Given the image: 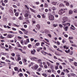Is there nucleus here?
<instances>
[{
    "label": "nucleus",
    "mask_w": 77,
    "mask_h": 77,
    "mask_svg": "<svg viewBox=\"0 0 77 77\" xmlns=\"http://www.w3.org/2000/svg\"><path fill=\"white\" fill-rule=\"evenodd\" d=\"M21 30H22L23 31H24H24H25V30H26L25 29H24L23 28H22L21 29Z\"/></svg>",
    "instance_id": "nucleus-37"
},
{
    "label": "nucleus",
    "mask_w": 77,
    "mask_h": 77,
    "mask_svg": "<svg viewBox=\"0 0 77 77\" xmlns=\"http://www.w3.org/2000/svg\"><path fill=\"white\" fill-rule=\"evenodd\" d=\"M74 64L75 65V66H77V63H76V62H74Z\"/></svg>",
    "instance_id": "nucleus-43"
},
{
    "label": "nucleus",
    "mask_w": 77,
    "mask_h": 77,
    "mask_svg": "<svg viewBox=\"0 0 77 77\" xmlns=\"http://www.w3.org/2000/svg\"><path fill=\"white\" fill-rule=\"evenodd\" d=\"M4 21H7V18H4Z\"/></svg>",
    "instance_id": "nucleus-28"
},
{
    "label": "nucleus",
    "mask_w": 77,
    "mask_h": 77,
    "mask_svg": "<svg viewBox=\"0 0 77 77\" xmlns=\"http://www.w3.org/2000/svg\"><path fill=\"white\" fill-rule=\"evenodd\" d=\"M64 36L65 37H66V38H67L68 37V35H67L66 34H65Z\"/></svg>",
    "instance_id": "nucleus-59"
},
{
    "label": "nucleus",
    "mask_w": 77,
    "mask_h": 77,
    "mask_svg": "<svg viewBox=\"0 0 77 77\" xmlns=\"http://www.w3.org/2000/svg\"><path fill=\"white\" fill-rule=\"evenodd\" d=\"M60 7H62V6H64V5L62 4H60L59 5Z\"/></svg>",
    "instance_id": "nucleus-22"
},
{
    "label": "nucleus",
    "mask_w": 77,
    "mask_h": 77,
    "mask_svg": "<svg viewBox=\"0 0 77 77\" xmlns=\"http://www.w3.org/2000/svg\"><path fill=\"white\" fill-rule=\"evenodd\" d=\"M42 75H43V76H44L45 77H47V75L45 73H43Z\"/></svg>",
    "instance_id": "nucleus-20"
},
{
    "label": "nucleus",
    "mask_w": 77,
    "mask_h": 77,
    "mask_svg": "<svg viewBox=\"0 0 77 77\" xmlns=\"http://www.w3.org/2000/svg\"><path fill=\"white\" fill-rule=\"evenodd\" d=\"M0 38L1 39H4V37H3L2 35L1 36Z\"/></svg>",
    "instance_id": "nucleus-60"
},
{
    "label": "nucleus",
    "mask_w": 77,
    "mask_h": 77,
    "mask_svg": "<svg viewBox=\"0 0 77 77\" xmlns=\"http://www.w3.org/2000/svg\"><path fill=\"white\" fill-rule=\"evenodd\" d=\"M12 29L13 30H15V31L17 30V29H16L14 28H12Z\"/></svg>",
    "instance_id": "nucleus-52"
},
{
    "label": "nucleus",
    "mask_w": 77,
    "mask_h": 77,
    "mask_svg": "<svg viewBox=\"0 0 77 77\" xmlns=\"http://www.w3.org/2000/svg\"><path fill=\"white\" fill-rule=\"evenodd\" d=\"M14 36V35H7V38H13Z\"/></svg>",
    "instance_id": "nucleus-4"
},
{
    "label": "nucleus",
    "mask_w": 77,
    "mask_h": 77,
    "mask_svg": "<svg viewBox=\"0 0 77 77\" xmlns=\"http://www.w3.org/2000/svg\"><path fill=\"white\" fill-rule=\"evenodd\" d=\"M15 15L16 17H18V13H16L15 14Z\"/></svg>",
    "instance_id": "nucleus-29"
},
{
    "label": "nucleus",
    "mask_w": 77,
    "mask_h": 77,
    "mask_svg": "<svg viewBox=\"0 0 77 77\" xmlns=\"http://www.w3.org/2000/svg\"><path fill=\"white\" fill-rule=\"evenodd\" d=\"M72 54H73V51H72L70 52V55H72Z\"/></svg>",
    "instance_id": "nucleus-31"
},
{
    "label": "nucleus",
    "mask_w": 77,
    "mask_h": 77,
    "mask_svg": "<svg viewBox=\"0 0 77 77\" xmlns=\"http://www.w3.org/2000/svg\"><path fill=\"white\" fill-rule=\"evenodd\" d=\"M58 60H59L60 62H63V60L61 59H60L59 58H58Z\"/></svg>",
    "instance_id": "nucleus-51"
},
{
    "label": "nucleus",
    "mask_w": 77,
    "mask_h": 77,
    "mask_svg": "<svg viewBox=\"0 0 77 77\" xmlns=\"http://www.w3.org/2000/svg\"><path fill=\"white\" fill-rule=\"evenodd\" d=\"M38 58L35 57H33L32 58H31L30 59L32 60H35V59H37Z\"/></svg>",
    "instance_id": "nucleus-6"
},
{
    "label": "nucleus",
    "mask_w": 77,
    "mask_h": 77,
    "mask_svg": "<svg viewBox=\"0 0 77 77\" xmlns=\"http://www.w3.org/2000/svg\"><path fill=\"white\" fill-rule=\"evenodd\" d=\"M52 3L54 5H56V3L55 2H52Z\"/></svg>",
    "instance_id": "nucleus-25"
},
{
    "label": "nucleus",
    "mask_w": 77,
    "mask_h": 77,
    "mask_svg": "<svg viewBox=\"0 0 77 77\" xmlns=\"http://www.w3.org/2000/svg\"><path fill=\"white\" fill-rule=\"evenodd\" d=\"M15 54L14 53H13V54H11V55L12 56H15Z\"/></svg>",
    "instance_id": "nucleus-44"
},
{
    "label": "nucleus",
    "mask_w": 77,
    "mask_h": 77,
    "mask_svg": "<svg viewBox=\"0 0 77 77\" xmlns=\"http://www.w3.org/2000/svg\"><path fill=\"white\" fill-rule=\"evenodd\" d=\"M18 39H22V38L19 36H18Z\"/></svg>",
    "instance_id": "nucleus-57"
},
{
    "label": "nucleus",
    "mask_w": 77,
    "mask_h": 77,
    "mask_svg": "<svg viewBox=\"0 0 77 77\" xmlns=\"http://www.w3.org/2000/svg\"><path fill=\"white\" fill-rule=\"evenodd\" d=\"M31 41L32 42L34 41V38H30Z\"/></svg>",
    "instance_id": "nucleus-33"
},
{
    "label": "nucleus",
    "mask_w": 77,
    "mask_h": 77,
    "mask_svg": "<svg viewBox=\"0 0 77 77\" xmlns=\"http://www.w3.org/2000/svg\"><path fill=\"white\" fill-rule=\"evenodd\" d=\"M1 54L2 55H4V56H5V55H7V54H8L7 53H5L3 52Z\"/></svg>",
    "instance_id": "nucleus-11"
},
{
    "label": "nucleus",
    "mask_w": 77,
    "mask_h": 77,
    "mask_svg": "<svg viewBox=\"0 0 77 77\" xmlns=\"http://www.w3.org/2000/svg\"><path fill=\"white\" fill-rule=\"evenodd\" d=\"M65 51L66 53H69L70 52V50L69 49L68 51L66 50Z\"/></svg>",
    "instance_id": "nucleus-14"
},
{
    "label": "nucleus",
    "mask_w": 77,
    "mask_h": 77,
    "mask_svg": "<svg viewBox=\"0 0 77 77\" xmlns=\"http://www.w3.org/2000/svg\"><path fill=\"white\" fill-rule=\"evenodd\" d=\"M48 54V55H49L50 56H52V54H51L49 53Z\"/></svg>",
    "instance_id": "nucleus-64"
},
{
    "label": "nucleus",
    "mask_w": 77,
    "mask_h": 77,
    "mask_svg": "<svg viewBox=\"0 0 77 77\" xmlns=\"http://www.w3.org/2000/svg\"><path fill=\"white\" fill-rule=\"evenodd\" d=\"M31 53L32 54H35V53H36V51H31Z\"/></svg>",
    "instance_id": "nucleus-17"
},
{
    "label": "nucleus",
    "mask_w": 77,
    "mask_h": 77,
    "mask_svg": "<svg viewBox=\"0 0 77 77\" xmlns=\"http://www.w3.org/2000/svg\"><path fill=\"white\" fill-rule=\"evenodd\" d=\"M38 67H39V66H38V65L36 64L35 66V69H37L38 68Z\"/></svg>",
    "instance_id": "nucleus-8"
},
{
    "label": "nucleus",
    "mask_w": 77,
    "mask_h": 77,
    "mask_svg": "<svg viewBox=\"0 0 77 77\" xmlns=\"http://www.w3.org/2000/svg\"><path fill=\"white\" fill-rule=\"evenodd\" d=\"M69 60H70V61H73V60H74L70 58H69Z\"/></svg>",
    "instance_id": "nucleus-61"
},
{
    "label": "nucleus",
    "mask_w": 77,
    "mask_h": 77,
    "mask_svg": "<svg viewBox=\"0 0 77 77\" xmlns=\"http://www.w3.org/2000/svg\"><path fill=\"white\" fill-rule=\"evenodd\" d=\"M71 75H72V76H75H75H76V75H75V74H74V73H72V74H71Z\"/></svg>",
    "instance_id": "nucleus-38"
},
{
    "label": "nucleus",
    "mask_w": 77,
    "mask_h": 77,
    "mask_svg": "<svg viewBox=\"0 0 77 77\" xmlns=\"http://www.w3.org/2000/svg\"><path fill=\"white\" fill-rule=\"evenodd\" d=\"M64 30L65 31H68V26H66V27L64 28Z\"/></svg>",
    "instance_id": "nucleus-9"
},
{
    "label": "nucleus",
    "mask_w": 77,
    "mask_h": 77,
    "mask_svg": "<svg viewBox=\"0 0 77 77\" xmlns=\"http://www.w3.org/2000/svg\"><path fill=\"white\" fill-rule=\"evenodd\" d=\"M28 47L29 48H32V45H31V44L28 45Z\"/></svg>",
    "instance_id": "nucleus-21"
},
{
    "label": "nucleus",
    "mask_w": 77,
    "mask_h": 77,
    "mask_svg": "<svg viewBox=\"0 0 77 77\" xmlns=\"http://www.w3.org/2000/svg\"><path fill=\"white\" fill-rule=\"evenodd\" d=\"M37 51L39 52V51H40V49L39 48H38L37 49Z\"/></svg>",
    "instance_id": "nucleus-40"
},
{
    "label": "nucleus",
    "mask_w": 77,
    "mask_h": 77,
    "mask_svg": "<svg viewBox=\"0 0 77 77\" xmlns=\"http://www.w3.org/2000/svg\"><path fill=\"white\" fill-rule=\"evenodd\" d=\"M55 69H58V66H55Z\"/></svg>",
    "instance_id": "nucleus-55"
},
{
    "label": "nucleus",
    "mask_w": 77,
    "mask_h": 77,
    "mask_svg": "<svg viewBox=\"0 0 77 77\" xmlns=\"http://www.w3.org/2000/svg\"><path fill=\"white\" fill-rule=\"evenodd\" d=\"M63 21H62L63 23H64L68 20V18L67 17H64L63 18Z\"/></svg>",
    "instance_id": "nucleus-2"
},
{
    "label": "nucleus",
    "mask_w": 77,
    "mask_h": 77,
    "mask_svg": "<svg viewBox=\"0 0 77 77\" xmlns=\"http://www.w3.org/2000/svg\"><path fill=\"white\" fill-rule=\"evenodd\" d=\"M71 27H71L70 28L71 29H72V30H75V29H74V28H75V27H74V26H73V25H71Z\"/></svg>",
    "instance_id": "nucleus-10"
},
{
    "label": "nucleus",
    "mask_w": 77,
    "mask_h": 77,
    "mask_svg": "<svg viewBox=\"0 0 77 77\" xmlns=\"http://www.w3.org/2000/svg\"><path fill=\"white\" fill-rule=\"evenodd\" d=\"M69 41H70V42L71 44H73V42L72 41H71V40H69Z\"/></svg>",
    "instance_id": "nucleus-58"
},
{
    "label": "nucleus",
    "mask_w": 77,
    "mask_h": 77,
    "mask_svg": "<svg viewBox=\"0 0 77 77\" xmlns=\"http://www.w3.org/2000/svg\"><path fill=\"white\" fill-rule=\"evenodd\" d=\"M66 11H67V9L65 8L63 9H61V10L59 11L58 12L59 14L60 15H62L63 13H65V12Z\"/></svg>",
    "instance_id": "nucleus-1"
},
{
    "label": "nucleus",
    "mask_w": 77,
    "mask_h": 77,
    "mask_svg": "<svg viewBox=\"0 0 77 77\" xmlns=\"http://www.w3.org/2000/svg\"><path fill=\"white\" fill-rule=\"evenodd\" d=\"M47 72H51V70L49 69L47 70Z\"/></svg>",
    "instance_id": "nucleus-42"
},
{
    "label": "nucleus",
    "mask_w": 77,
    "mask_h": 77,
    "mask_svg": "<svg viewBox=\"0 0 77 77\" xmlns=\"http://www.w3.org/2000/svg\"><path fill=\"white\" fill-rule=\"evenodd\" d=\"M59 27H61V28L63 27V26H62V25L61 24H59Z\"/></svg>",
    "instance_id": "nucleus-49"
},
{
    "label": "nucleus",
    "mask_w": 77,
    "mask_h": 77,
    "mask_svg": "<svg viewBox=\"0 0 77 77\" xmlns=\"http://www.w3.org/2000/svg\"><path fill=\"white\" fill-rule=\"evenodd\" d=\"M72 46L73 47H76V45L75 44L72 45Z\"/></svg>",
    "instance_id": "nucleus-47"
},
{
    "label": "nucleus",
    "mask_w": 77,
    "mask_h": 77,
    "mask_svg": "<svg viewBox=\"0 0 77 77\" xmlns=\"http://www.w3.org/2000/svg\"><path fill=\"white\" fill-rule=\"evenodd\" d=\"M69 40H71V39H73V37H69Z\"/></svg>",
    "instance_id": "nucleus-19"
},
{
    "label": "nucleus",
    "mask_w": 77,
    "mask_h": 77,
    "mask_svg": "<svg viewBox=\"0 0 77 77\" xmlns=\"http://www.w3.org/2000/svg\"><path fill=\"white\" fill-rule=\"evenodd\" d=\"M19 33H20V34H21V35H23V32H22L20 31H19Z\"/></svg>",
    "instance_id": "nucleus-35"
},
{
    "label": "nucleus",
    "mask_w": 77,
    "mask_h": 77,
    "mask_svg": "<svg viewBox=\"0 0 77 77\" xmlns=\"http://www.w3.org/2000/svg\"><path fill=\"white\" fill-rule=\"evenodd\" d=\"M66 25H67V26H70V23H66Z\"/></svg>",
    "instance_id": "nucleus-39"
},
{
    "label": "nucleus",
    "mask_w": 77,
    "mask_h": 77,
    "mask_svg": "<svg viewBox=\"0 0 77 77\" xmlns=\"http://www.w3.org/2000/svg\"><path fill=\"white\" fill-rule=\"evenodd\" d=\"M52 9L53 11H55V10H56V8L54 7L52 8Z\"/></svg>",
    "instance_id": "nucleus-18"
},
{
    "label": "nucleus",
    "mask_w": 77,
    "mask_h": 77,
    "mask_svg": "<svg viewBox=\"0 0 77 77\" xmlns=\"http://www.w3.org/2000/svg\"><path fill=\"white\" fill-rule=\"evenodd\" d=\"M42 70V69L41 67H39L38 69V71H41Z\"/></svg>",
    "instance_id": "nucleus-15"
},
{
    "label": "nucleus",
    "mask_w": 77,
    "mask_h": 77,
    "mask_svg": "<svg viewBox=\"0 0 77 77\" xmlns=\"http://www.w3.org/2000/svg\"><path fill=\"white\" fill-rule=\"evenodd\" d=\"M14 26H16V27H20V26L19 25H17V24H14Z\"/></svg>",
    "instance_id": "nucleus-36"
},
{
    "label": "nucleus",
    "mask_w": 77,
    "mask_h": 77,
    "mask_svg": "<svg viewBox=\"0 0 77 77\" xmlns=\"http://www.w3.org/2000/svg\"><path fill=\"white\" fill-rule=\"evenodd\" d=\"M45 7H46V8H47V7H48V4L45 3Z\"/></svg>",
    "instance_id": "nucleus-45"
},
{
    "label": "nucleus",
    "mask_w": 77,
    "mask_h": 77,
    "mask_svg": "<svg viewBox=\"0 0 77 77\" xmlns=\"http://www.w3.org/2000/svg\"><path fill=\"white\" fill-rule=\"evenodd\" d=\"M39 45V43H37L36 44V46H38Z\"/></svg>",
    "instance_id": "nucleus-41"
},
{
    "label": "nucleus",
    "mask_w": 77,
    "mask_h": 77,
    "mask_svg": "<svg viewBox=\"0 0 77 77\" xmlns=\"http://www.w3.org/2000/svg\"><path fill=\"white\" fill-rule=\"evenodd\" d=\"M73 13V11L71 10H69V14H72V13Z\"/></svg>",
    "instance_id": "nucleus-7"
},
{
    "label": "nucleus",
    "mask_w": 77,
    "mask_h": 77,
    "mask_svg": "<svg viewBox=\"0 0 77 77\" xmlns=\"http://www.w3.org/2000/svg\"><path fill=\"white\" fill-rule=\"evenodd\" d=\"M53 26H54V27H56L57 26V24H54L53 25Z\"/></svg>",
    "instance_id": "nucleus-26"
},
{
    "label": "nucleus",
    "mask_w": 77,
    "mask_h": 77,
    "mask_svg": "<svg viewBox=\"0 0 77 77\" xmlns=\"http://www.w3.org/2000/svg\"><path fill=\"white\" fill-rule=\"evenodd\" d=\"M16 5L18 6H20V4L19 2H18V4H16Z\"/></svg>",
    "instance_id": "nucleus-34"
},
{
    "label": "nucleus",
    "mask_w": 77,
    "mask_h": 77,
    "mask_svg": "<svg viewBox=\"0 0 77 77\" xmlns=\"http://www.w3.org/2000/svg\"><path fill=\"white\" fill-rule=\"evenodd\" d=\"M23 32H24V33L25 35H27V33H28V31L26 30L24 31H23Z\"/></svg>",
    "instance_id": "nucleus-16"
},
{
    "label": "nucleus",
    "mask_w": 77,
    "mask_h": 77,
    "mask_svg": "<svg viewBox=\"0 0 77 77\" xmlns=\"http://www.w3.org/2000/svg\"><path fill=\"white\" fill-rule=\"evenodd\" d=\"M18 58H17L18 60H21V58L20 57V55H18Z\"/></svg>",
    "instance_id": "nucleus-23"
},
{
    "label": "nucleus",
    "mask_w": 77,
    "mask_h": 77,
    "mask_svg": "<svg viewBox=\"0 0 77 77\" xmlns=\"http://www.w3.org/2000/svg\"><path fill=\"white\" fill-rule=\"evenodd\" d=\"M6 61L9 63L11 62V61L8 60H6Z\"/></svg>",
    "instance_id": "nucleus-27"
},
{
    "label": "nucleus",
    "mask_w": 77,
    "mask_h": 77,
    "mask_svg": "<svg viewBox=\"0 0 77 77\" xmlns=\"http://www.w3.org/2000/svg\"><path fill=\"white\" fill-rule=\"evenodd\" d=\"M64 74H64V73H63V72H61V75H64Z\"/></svg>",
    "instance_id": "nucleus-62"
},
{
    "label": "nucleus",
    "mask_w": 77,
    "mask_h": 77,
    "mask_svg": "<svg viewBox=\"0 0 77 77\" xmlns=\"http://www.w3.org/2000/svg\"><path fill=\"white\" fill-rule=\"evenodd\" d=\"M26 42L27 43H29V38H28L27 39Z\"/></svg>",
    "instance_id": "nucleus-32"
},
{
    "label": "nucleus",
    "mask_w": 77,
    "mask_h": 77,
    "mask_svg": "<svg viewBox=\"0 0 77 77\" xmlns=\"http://www.w3.org/2000/svg\"><path fill=\"white\" fill-rule=\"evenodd\" d=\"M47 65H45L44 66V68H47Z\"/></svg>",
    "instance_id": "nucleus-63"
},
{
    "label": "nucleus",
    "mask_w": 77,
    "mask_h": 77,
    "mask_svg": "<svg viewBox=\"0 0 77 77\" xmlns=\"http://www.w3.org/2000/svg\"><path fill=\"white\" fill-rule=\"evenodd\" d=\"M36 27L38 29H40V28H41V26L38 24L36 25Z\"/></svg>",
    "instance_id": "nucleus-5"
},
{
    "label": "nucleus",
    "mask_w": 77,
    "mask_h": 77,
    "mask_svg": "<svg viewBox=\"0 0 77 77\" xmlns=\"http://www.w3.org/2000/svg\"><path fill=\"white\" fill-rule=\"evenodd\" d=\"M25 6H26V8H27V9H29V7H28V6H27L26 5H25Z\"/></svg>",
    "instance_id": "nucleus-46"
},
{
    "label": "nucleus",
    "mask_w": 77,
    "mask_h": 77,
    "mask_svg": "<svg viewBox=\"0 0 77 77\" xmlns=\"http://www.w3.org/2000/svg\"><path fill=\"white\" fill-rule=\"evenodd\" d=\"M49 19L50 20L53 21L54 20V16L52 15H50L49 17Z\"/></svg>",
    "instance_id": "nucleus-3"
},
{
    "label": "nucleus",
    "mask_w": 77,
    "mask_h": 77,
    "mask_svg": "<svg viewBox=\"0 0 77 77\" xmlns=\"http://www.w3.org/2000/svg\"><path fill=\"white\" fill-rule=\"evenodd\" d=\"M29 16V14L26 13L24 15L25 17H27Z\"/></svg>",
    "instance_id": "nucleus-13"
},
{
    "label": "nucleus",
    "mask_w": 77,
    "mask_h": 77,
    "mask_svg": "<svg viewBox=\"0 0 77 77\" xmlns=\"http://www.w3.org/2000/svg\"><path fill=\"white\" fill-rule=\"evenodd\" d=\"M57 72H58V74H60V70H58L57 71Z\"/></svg>",
    "instance_id": "nucleus-53"
},
{
    "label": "nucleus",
    "mask_w": 77,
    "mask_h": 77,
    "mask_svg": "<svg viewBox=\"0 0 77 77\" xmlns=\"http://www.w3.org/2000/svg\"><path fill=\"white\" fill-rule=\"evenodd\" d=\"M24 37L25 38H29L28 36H26V35H24Z\"/></svg>",
    "instance_id": "nucleus-56"
},
{
    "label": "nucleus",
    "mask_w": 77,
    "mask_h": 77,
    "mask_svg": "<svg viewBox=\"0 0 77 77\" xmlns=\"http://www.w3.org/2000/svg\"><path fill=\"white\" fill-rule=\"evenodd\" d=\"M19 20H21V19H22V17H20L19 18Z\"/></svg>",
    "instance_id": "nucleus-54"
},
{
    "label": "nucleus",
    "mask_w": 77,
    "mask_h": 77,
    "mask_svg": "<svg viewBox=\"0 0 77 77\" xmlns=\"http://www.w3.org/2000/svg\"><path fill=\"white\" fill-rule=\"evenodd\" d=\"M30 10H31V11L32 12H35V10H33L31 8H30Z\"/></svg>",
    "instance_id": "nucleus-24"
},
{
    "label": "nucleus",
    "mask_w": 77,
    "mask_h": 77,
    "mask_svg": "<svg viewBox=\"0 0 77 77\" xmlns=\"http://www.w3.org/2000/svg\"><path fill=\"white\" fill-rule=\"evenodd\" d=\"M74 12L75 13H77V10L74 9Z\"/></svg>",
    "instance_id": "nucleus-30"
},
{
    "label": "nucleus",
    "mask_w": 77,
    "mask_h": 77,
    "mask_svg": "<svg viewBox=\"0 0 77 77\" xmlns=\"http://www.w3.org/2000/svg\"><path fill=\"white\" fill-rule=\"evenodd\" d=\"M14 70L17 71L18 70V67H15L14 68Z\"/></svg>",
    "instance_id": "nucleus-12"
},
{
    "label": "nucleus",
    "mask_w": 77,
    "mask_h": 77,
    "mask_svg": "<svg viewBox=\"0 0 77 77\" xmlns=\"http://www.w3.org/2000/svg\"><path fill=\"white\" fill-rule=\"evenodd\" d=\"M62 25H64V26H67V25H66V23H62Z\"/></svg>",
    "instance_id": "nucleus-50"
},
{
    "label": "nucleus",
    "mask_w": 77,
    "mask_h": 77,
    "mask_svg": "<svg viewBox=\"0 0 77 77\" xmlns=\"http://www.w3.org/2000/svg\"><path fill=\"white\" fill-rule=\"evenodd\" d=\"M66 5L67 6H69V3H68V2H66Z\"/></svg>",
    "instance_id": "nucleus-48"
}]
</instances>
